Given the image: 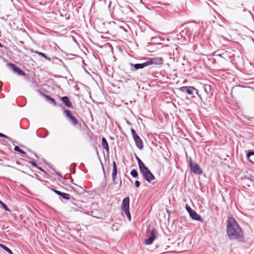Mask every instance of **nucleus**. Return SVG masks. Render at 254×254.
Here are the masks:
<instances>
[{
	"label": "nucleus",
	"instance_id": "nucleus-1",
	"mask_svg": "<svg viewBox=\"0 0 254 254\" xmlns=\"http://www.w3.org/2000/svg\"><path fill=\"white\" fill-rule=\"evenodd\" d=\"M227 233L230 240L242 241L244 238L243 231L238 223H228Z\"/></svg>",
	"mask_w": 254,
	"mask_h": 254
},
{
	"label": "nucleus",
	"instance_id": "nucleus-2",
	"mask_svg": "<svg viewBox=\"0 0 254 254\" xmlns=\"http://www.w3.org/2000/svg\"><path fill=\"white\" fill-rule=\"evenodd\" d=\"M141 166H142V168L141 167V169L139 170L144 179L149 183H151L152 181L154 180L155 178L149 169L145 166H143L141 164Z\"/></svg>",
	"mask_w": 254,
	"mask_h": 254
},
{
	"label": "nucleus",
	"instance_id": "nucleus-3",
	"mask_svg": "<svg viewBox=\"0 0 254 254\" xmlns=\"http://www.w3.org/2000/svg\"><path fill=\"white\" fill-rule=\"evenodd\" d=\"M121 210L128 218V220H130V214L129 212V197L127 196L123 199L121 204Z\"/></svg>",
	"mask_w": 254,
	"mask_h": 254
},
{
	"label": "nucleus",
	"instance_id": "nucleus-4",
	"mask_svg": "<svg viewBox=\"0 0 254 254\" xmlns=\"http://www.w3.org/2000/svg\"><path fill=\"white\" fill-rule=\"evenodd\" d=\"M131 133L137 147L140 150L143 149V143L142 140L136 133V131L134 129L132 128L131 129Z\"/></svg>",
	"mask_w": 254,
	"mask_h": 254
},
{
	"label": "nucleus",
	"instance_id": "nucleus-5",
	"mask_svg": "<svg viewBox=\"0 0 254 254\" xmlns=\"http://www.w3.org/2000/svg\"><path fill=\"white\" fill-rule=\"evenodd\" d=\"M146 62L148 66L151 65H161L164 63V59L162 57H153L148 59Z\"/></svg>",
	"mask_w": 254,
	"mask_h": 254
},
{
	"label": "nucleus",
	"instance_id": "nucleus-6",
	"mask_svg": "<svg viewBox=\"0 0 254 254\" xmlns=\"http://www.w3.org/2000/svg\"><path fill=\"white\" fill-rule=\"evenodd\" d=\"M157 235V231L154 228H153L150 231V236L148 239L145 240L144 244L146 245H149L152 244L153 241L156 238Z\"/></svg>",
	"mask_w": 254,
	"mask_h": 254
},
{
	"label": "nucleus",
	"instance_id": "nucleus-7",
	"mask_svg": "<svg viewBox=\"0 0 254 254\" xmlns=\"http://www.w3.org/2000/svg\"><path fill=\"white\" fill-rule=\"evenodd\" d=\"M64 114L65 116L69 119V121L71 122L72 124L75 126L77 125L78 123V120L74 117L71 112L67 109H65L64 111Z\"/></svg>",
	"mask_w": 254,
	"mask_h": 254
},
{
	"label": "nucleus",
	"instance_id": "nucleus-8",
	"mask_svg": "<svg viewBox=\"0 0 254 254\" xmlns=\"http://www.w3.org/2000/svg\"><path fill=\"white\" fill-rule=\"evenodd\" d=\"M190 167L191 171L194 174L200 175L202 173L199 165L196 163L192 162L191 160H190Z\"/></svg>",
	"mask_w": 254,
	"mask_h": 254
},
{
	"label": "nucleus",
	"instance_id": "nucleus-9",
	"mask_svg": "<svg viewBox=\"0 0 254 254\" xmlns=\"http://www.w3.org/2000/svg\"><path fill=\"white\" fill-rule=\"evenodd\" d=\"M8 66L12 68L13 70L16 72L18 75H24L25 73L17 66L12 63H9L7 64Z\"/></svg>",
	"mask_w": 254,
	"mask_h": 254
},
{
	"label": "nucleus",
	"instance_id": "nucleus-10",
	"mask_svg": "<svg viewBox=\"0 0 254 254\" xmlns=\"http://www.w3.org/2000/svg\"><path fill=\"white\" fill-rule=\"evenodd\" d=\"M180 90L183 92H187L189 95H191L193 94V90H196L197 91V90L194 87L192 86H183L180 88ZM197 93V92H196Z\"/></svg>",
	"mask_w": 254,
	"mask_h": 254
},
{
	"label": "nucleus",
	"instance_id": "nucleus-11",
	"mask_svg": "<svg viewBox=\"0 0 254 254\" xmlns=\"http://www.w3.org/2000/svg\"><path fill=\"white\" fill-rule=\"evenodd\" d=\"M165 230V232H168L169 233H173L175 231L176 225L174 223H164Z\"/></svg>",
	"mask_w": 254,
	"mask_h": 254
},
{
	"label": "nucleus",
	"instance_id": "nucleus-12",
	"mask_svg": "<svg viewBox=\"0 0 254 254\" xmlns=\"http://www.w3.org/2000/svg\"><path fill=\"white\" fill-rule=\"evenodd\" d=\"M73 186L72 187V189L79 193V194H83L84 192V190L83 187L79 186L74 183H73Z\"/></svg>",
	"mask_w": 254,
	"mask_h": 254
},
{
	"label": "nucleus",
	"instance_id": "nucleus-13",
	"mask_svg": "<svg viewBox=\"0 0 254 254\" xmlns=\"http://www.w3.org/2000/svg\"><path fill=\"white\" fill-rule=\"evenodd\" d=\"M117 174V166L115 161L113 163L112 180L114 183H115V179Z\"/></svg>",
	"mask_w": 254,
	"mask_h": 254
},
{
	"label": "nucleus",
	"instance_id": "nucleus-14",
	"mask_svg": "<svg viewBox=\"0 0 254 254\" xmlns=\"http://www.w3.org/2000/svg\"><path fill=\"white\" fill-rule=\"evenodd\" d=\"M62 102L67 107H71L72 103L67 96H64L61 98Z\"/></svg>",
	"mask_w": 254,
	"mask_h": 254
},
{
	"label": "nucleus",
	"instance_id": "nucleus-15",
	"mask_svg": "<svg viewBox=\"0 0 254 254\" xmlns=\"http://www.w3.org/2000/svg\"><path fill=\"white\" fill-rule=\"evenodd\" d=\"M131 65L133 66L135 69L143 68L144 67L148 66L147 64L146 61L142 64H131Z\"/></svg>",
	"mask_w": 254,
	"mask_h": 254
},
{
	"label": "nucleus",
	"instance_id": "nucleus-16",
	"mask_svg": "<svg viewBox=\"0 0 254 254\" xmlns=\"http://www.w3.org/2000/svg\"><path fill=\"white\" fill-rule=\"evenodd\" d=\"M190 215L193 219L197 221H199L201 219V217L193 210L190 213Z\"/></svg>",
	"mask_w": 254,
	"mask_h": 254
},
{
	"label": "nucleus",
	"instance_id": "nucleus-17",
	"mask_svg": "<svg viewBox=\"0 0 254 254\" xmlns=\"http://www.w3.org/2000/svg\"><path fill=\"white\" fill-rule=\"evenodd\" d=\"M102 145L103 148H104L107 152H109V147L108 142L105 137H103L102 139Z\"/></svg>",
	"mask_w": 254,
	"mask_h": 254
},
{
	"label": "nucleus",
	"instance_id": "nucleus-18",
	"mask_svg": "<svg viewBox=\"0 0 254 254\" xmlns=\"http://www.w3.org/2000/svg\"><path fill=\"white\" fill-rule=\"evenodd\" d=\"M247 156L250 161L254 164V151L248 152Z\"/></svg>",
	"mask_w": 254,
	"mask_h": 254
},
{
	"label": "nucleus",
	"instance_id": "nucleus-19",
	"mask_svg": "<svg viewBox=\"0 0 254 254\" xmlns=\"http://www.w3.org/2000/svg\"><path fill=\"white\" fill-rule=\"evenodd\" d=\"M42 95L45 97L47 99L49 100L50 102L52 104H53V105L54 106H56L57 105V103L55 101V100L51 97H50V96L45 94H42Z\"/></svg>",
	"mask_w": 254,
	"mask_h": 254
},
{
	"label": "nucleus",
	"instance_id": "nucleus-20",
	"mask_svg": "<svg viewBox=\"0 0 254 254\" xmlns=\"http://www.w3.org/2000/svg\"><path fill=\"white\" fill-rule=\"evenodd\" d=\"M204 89L207 94H209L211 91V88L210 85L208 84H204L203 86Z\"/></svg>",
	"mask_w": 254,
	"mask_h": 254
},
{
	"label": "nucleus",
	"instance_id": "nucleus-21",
	"mask_svg": "<svg viewBox=\"0 0 254 254\" xmlns=\"http://www.w3.org/2000/svg\"><path fill=\"white\" fill-rule=\"evenodd\" d=\"M0 247L2 248L4 251L8 253L9 254H12V251L6 246L3 245V244H0Z\"/></svg>",
	"mask_w": 254,
	"mask_h": 254
},
{
	"label": "nucleus",
	"instance_id": "nucleus-22",
	"mask_svg": "<svg viewBox=\"0 0 254 254\" xmlns=\"http://www.w3.org/2000/svg\"><path fill=\"white\" fill-rule=\"evenodd\" d=\"M64 199L68 200L70 199V195L68 193L62 192L61 195Z\"/></svg>",
	"mask_w": 254,
	"mask_h": 254
},
{
	"label": "nucleus",
	"instance_id": "nucleus-23",
	"mask_svg": "<svg viewBox=\"0 0 254 254\" xmlns=\"http://www.w3.org/2000/svg\"><path fill=\"white\" fill-rule=\"evenodd\" d=\"M14 150L15 151L19 152L23 154H26V152L24 151L23 150L21 149L18 146H15Z\"/></svg>",
	"mask_w": 254,
	"mask_h": 254
},
{
	"label": "nucleus",
	"instance_id": "nucleus-24",
	"mask_svg": "<svg viewBox=\"0 0 254 254\" xmlns=\"http://www.w3.org/2000/svg\"><path fill=\"white\" fill-rule=\"evenodd\" d=\"M131 175L134 178H136L138 176V173L136 170L133 169L130 172Z\"/></svg>",
	"mask_w": 254,
	"mask_h": 254
},
{
	"label": "nucleus",
	"instance_id": "nucleus-25",
	"mask_svg": "<svg viewBox=\"0 0 254 254\" xmlns=\"http://www.w3.org/2000/svg\"><path fill=\"white\" fill-rule=\"evenodd\" d=\"M136 158H137V162H138L139 168L140 169H141V164L143 165V166H145V165L144 164V163L141 161V160L138 157H136Z\"/></svg>",
	"mask_w": 254,
	"mask_h": 254
},
{
	"label": "nucleus",
	"instance_id": "nucleus-26",
	"mask_svg": "<svg viewBox=\"0 0 254 254\" xmlns=\"http://www.w3.org/2000/svg\"><path fill=\"white\" fill-rule=\"evenodd\" d=\"M0 205H1V207L3 208L5 211H10L9 209L7 207V206L4 203L2 202L0 204Z\"/></svg>",
	"mask_w": 254,
	"mask_h": 254
},
{
	"label": "nucleus",
	"instance_id": "nucleus-27",
	"mask_svg": "<svg viewBox=\"0 0 254 254\" xmlns=\"http://www.w3.org/2000/svg\"><path fill=\"white\" fill-rule=\"evenodd\" d=\"M35 53L36 54H37L39 56H42L43 57H44V58L46 59H48V58L46 56V55L42 52H35Z\"/></svg>",
	"mask_w": 254,
	"mask_h": 254
},
{
	"label": "nucleus",
	"instance_id": "nucleus-28",
	"mask_svg": "<svg viewBox=\"0 0 254 254\" xmlns=\"http://www.w3.org/2000/svg\"><path fill=\"white\" fill-rule=\"evenodd\" d=\"M186 209L187 210V211H188V212L189 213V214L190 213H191V211H192L193 210L190 208V207L188 205V204H186Z\"/></svg>",
	"mask_w": 254,
	"mask_h": 254
},
{
	"label": "nucleus",
	"instance_id": "nucleus-29",
	"mask_svg": "<svg viewBox=\"0 0 254 254\" xmlns=\"http://www.w3.org/2000/svg\"><path fill=\"white\" fill-rule=\"evenodd\" d=\"M186 209L187 210V211H188V212L189 213V214L190 213H191V211H192L193 210L190 208V207L188 205V204H186Z\"/></svg>",
	"mask_w": 254,
	"mask_h": 254
},
{
	"label": "nucleus",
	"instance_id": "nucleus-30",
	"mask_svg": "<svg viewBox=\"0 0 254 254\" xmlns=\"http://www.w3.org/2000/svg\"><path fill=\"white\" fill-rule=\"evenodd\" d=\"M227 222H229V223H230V222H236V221L234 220V218L230 217L227 220Z\"/></svg>",
	"mask_w": 254,
	"mask_h": 254
},
{
	"label": "nucleus",
	"instance_id": "nucleus-31",
	"mask_svg": "<svg viewBox=\"0 0 254 254\" xmlns=\"http://www.w3.org/2000/svg\"><path fill=\"white\" fill-rule=\"evenodd\" d=\"M29 163H30L33 166L35 167H37L36 163L33 161H29Z\"/></svg>",
	"mask_w": 254,
	"mask_h": 254
},
{
	"label": "nucleus",
	"instance_id": "nucleus-32",
	"mask_svg": "<svg viewBox=\"0 0 254 254\" xmlns=\"http://www.w3.org/2000/svg\"><path fill=\"white\" fill-rule=\"evenodd\" d=\"M135 186L136 187L138 188L140 186V183L138 181H135Z\"/></svg>",
	"mask_w": 254,
	"mask_h": 254
},
{
	"label": "nucleus",
	"instance_id": "nucleus-33",
	"mask_svg": "<svg viewBox=\"0 0 254 254\" xmlns=\"http://www.w3.org/2000/svg\"><path fill=\"white\" fill-rule=\"evenodd\" d=\"M0 137H4V138L9 139L8 136H6L5 134H2L1 133H0Z\"/></svg>",
	"mask_w": 254,
	"mask_h": 254
},
{
	"label": "nucleus",
	"instance_id": "nucleus-34",
	"mask_svg": "<svg viewBox=\"0 0 254 254\" xmlns=\"http://www.w3.org/2000/svg\"><path fill=\"white\" fill-rule=\"evenodd\" d=\"M53 190L56 192L57 194L59 195H61V193L62 192H61L59 190Z\"/></svg>",
	"mask_w": 254,
	"mask_h": 254
},
{
	"label": "nucleus",
	"instance_id": "nucleus-35",
	"mask_svg": "<svg viewBox=\"0 0 254 254\" xmlns=\"http://www.w3.org/2000/svg\"><path fill=\"white\" fill-rule=\"evenodd\" d=\"M39 169H40V170H42L43 171V170L41 168V167H37Z\"/></svg>",
	"mask_w": 254,
	"mask_h": 254
},
{
	"label": "nucleus",
	"instance_id": "nucleus-36",
	"mask_svg": "<svg viewBox=\"0 0 254 254\" xmlns=\"http://www.w3.org/2000/svg\"><path fill=\"white\" fill-rule=\"evenodd\" d=\"M121 185H122V181H121L120 183V186H121Z\"/></svg>",
	"mask_w": 254,
	"mask_h": 254
},
{
	"label": "nucleus",
	"instance_id": "nucleus-37",
	"mask_svg": "<svg viewBox=\"0 0 254 254\" xmlns=\"http://www.w3.org/2000/svg\"><path fill=\"white\" fill-rule=\"evenodd\" d=\"M2 203V202L0 200V205Z\"/></svg>",
	"mask_w": 254,
	"mask_h": 254
}]
</instances>
